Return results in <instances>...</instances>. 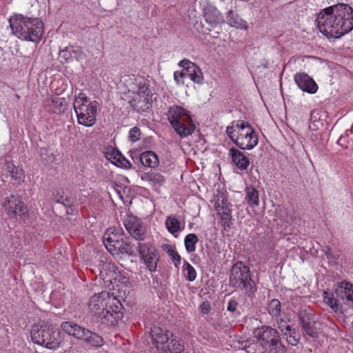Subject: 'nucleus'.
<instances>
[{"mask_svg":"<svg viewBox=\"0 0 353 353\" xmlns=\"http://www.w3.org/2000/svg\"><path fill=\"white\" fill-rule=\"evenodd\" d=\"M316 21L322 34L339 39L353 29V9L345 3L328 7L319 13Z\"/></svg>","mask_w":353,"mask_h":353,"instance_id":"obj_1","label":"nucleus"},{"mask_svg":"<svg viewBox=\"0 0 353 353\" xmlns=\"http://www.w3.org/2000/svg\"><path fill=\"white\" fill-rule=\"evenodd\" d=\"M12 34L22 41L39 43L43 33V21L37 18L15 14L8 19Z\"/></svg>","mask_w":353,"mask_h":353,"instance_id":"obj_2","label":"nucleus"},{"mask_svg":"<svg viewBox=\"0 0 353 353\" xmlns=\"http://www.w3.org/2000/svg\"><path fill=\"white\" fill-rule=\"evenodd\" d=\"M30 336L34 343L52 350H57L63 343L59 329L45 321H39L32 326Z\"/></svg>","mask_w":353,"mask_h":353,"instance_id":"obj_3","label":"nucleus"},{"mask_svg":"<svg viewBox=\"0 0 353 353\" xmlns=\"http://www.w3.org/2000/svg\"><path fill=\"white\" fill-rule=\"evenodd\" d=\"M226 133L232 142L241 150H250L259 142L257 133L249 123L242 121H234L226 128Z\"/></svg>","mask_w":353,"mask_h":353,"instance_id":"obj_4","label":"nucleus"},{"mask_svg":"<svg viewBox=\"0 0 353 353\" xmlns=\"http://www.w3.org/2000/svg\"><path fill=\"white\" fill-rule=\"evenodd\" d=\"M132 96L130 100L131 107L137 112H143L150 108L152 93L150 84L143 76L132 75L128 79Z\"/></svg>","mask_w":353,"mask_h":353,"instance_id":"obj_5","label":"nucleus"},{"mask_svg":"<svg viewBox=\"0 0 353 353\" xmlns=\"http://www.w3.org/2000/svg\"><path fill=\"white\" fill-rule=\"evenodd\" d=\"M168 119L172 127L181 138L191 135L195 130L190 112L181 106L170 107L168 112Z\"/></svg>","mask_w":353,"mask_h":353,"instance_id":"obj_6","label":"nucleus"},{"mask_svg":"<svg viewBox=\"0 0 353 353\" xmlns=\"http://www.w3.org/2000/svg\"><path fill=\"white\" fill-rule=\"evenodd\" d=\"M229 283L233 288L244 290L250 297H252L256 291V286L251 278L250 268L241 261H238L232 265Z\"/></svg>","mask_w":353,"mask_h":353,"instance_id":"obj_7","label":"nucleus"},{"mask_svg":"<svg viewBox=\"0 0 353 353\" xmlns=\"http://www.w3.org/2000/svg\"><path fill=\"white\" fill-rule=\"evenodd\" d=\"M78 123L86 127L92 126L96 122L98 103L91 101L84 94L79 93L73 102Z\"/></svg>","mask_w":353,"mask_h":353,"instance_id":"obj_8","label":"nucleus"},{"mask_svg":"<svg viewBox=\"0 0 353 353\" xmlns=\"http://www.w3.org/2000/svg\"><path fill=\"white\" fill-rule=\"evenodd\" d=\"M103 243L106 249L112 255L121 254L128 256H135L137 251V246L124 240L120 235H118V234L112 232V229L108 230L104 234Z\"/></svg>","mask_w":353,"mask_h":353,"instance_id":"obj_9","label":"nucleus"},{"mask_svg":"<svg viewBox=\"0 0 353 353\" xmlns=\"http://www.w3.org/2000/svg\"><path fill=\"white\" fill-rule=\"evenodd\" d=\"M254 336L265 350H270L275 353H284L285 346L281 342L279 332L268 326L258 327L254 332Z\"/></svg>","mask_w":353,"mask_h":353,"instance_id":"obj_10","label":"nucleus"},{"mask_svg":"<svg viewBox=\"0 0 353 353\" xmlns=\"http://www.w3.org/2000/svg\"><path fill=\"white\" fill-rule=\"evenodd\" d=\"M137 250L141 260L150 272L157 271L159 254L157 248L150 243H138Z\"/></svg>","mask_w":353,"mask_h":353,"instance_id":"obj_11","label":"nucleus"},{"mask_svg":"<svg viewBox=\"0 0 353 353\" xmlns=\"http://www.w3.org/2000/svg\"><path fill=\"white\" fill-rule=\"evenodd\" d=\"M99 276L107 285H114L121 281L122 275L117 270L116 265L109 261L107 258L102 257L99 264Z\"/></svg>","mask_w":353,"mask_h":353,"instance_id":"obj_12","label":"nucleus"},{"mask_svg":"<svg viewBox=\"0 0 353 353\" xmlns=\"http://www.w3.org/2000/svg\"><path fill=\"white\" fill-rule=\"evenodd\" d=\"M108 303H119V300L110 292L103 291L91 296L88 307L92 312L99 315L102 308L108 306Z\"/></svg>","mask_w":353,"mask_h":353,"instance_id":"obj_13","label":"nucleus"},{"mask_svg":"<svg viewBox=\"0 0 353 353\" xmlns=\"http://www.w3.org/2000/svg\"><path fill=\"white\" fill-rule=\"evenodd\" d=\"M201 6L205 21L211 28H215L225 23L223 15L210 0L203 1Z\"/></svg>","mask_w":353,"mask_h":353,"instance_id":"obj_14","label":"nucleus"},{"mask_svg":"<svg viewBox=\"0 0 353 353\" xmlns=\"http://www.w3.org/2000/svg\"><path fill=\"white\" fill-rule=\"evenodd\" d=\"M3 208L10 218H17L27 213L24 203L14 195H10L6 198L3 203Z\"/></svg>","mask_w":353,"mask_h":353,"instance_id":"obj_15","label":"nucleus"},{"mask_svg":"<svg viewBox=\"0 0 353 353\" xmlns=\"http://www.w3.org/2000/svg\"><path fill=\"white\" fill-rule=\"evenodd\" d=\"M123 225L134 239L138 241L144 239L145 228L140 219L133 215H128L124 219Z\"/></svg>","mask_w":353,"mask_h":353,"instance_id":"obj_16","label":"nucleus"},{"mask_svg":"<svg viewBox=\"0 0 353 353\" xmlns=\"http://www.w3.org/2000/svg\"><path fill=\"white\" fill-rule=\"evenodd\" d=\"M214 205L217 214L220 216L221 225L225 230L229 229L232 225V210L227 198L223 196L221 200L218 199Z\"/></svg>","mask_w":353,"mask_h":353,"instance_id":"obj_17","label":"nucleus"},{"mask_svg":"<svg viewBox=\"0 0 353 353\" xmlns=\"http://www.w3.org/2000/svg\"><path fill=\"white\" fill-rule=\"evenodd\" d=\"M121 304L119 303H108V306L102 308L101 312L99 314L102 323H107L108 325H114L117 323L121 314L120 312Z\"/></svg>","mask_w":353,"mask_h":353,"instance_id":"obj_18","label":"nucleus"},{"mask_svg":"<svg viewBox=\"0 0 353 353\" xmlns=\"http://www.w3.org/2000/svg\"><path fill=\"white\" fill-rule=\"evenodd\" d=\"M179 65L184 68L186 78L190 79L196 83L201 84L203 83V72L195 63L184 59L179 61Z\"/></svg>","mask_w":353,"mask_h":353,"instance_id":"obj_19","label":"nucleus"},{"mask_svg":"<svg viewBox=\"0 0 353 353\" xmlns=\"http://www.w3.org/2000/svg\"><path fill=\"white\" fill-rule=\"evenodd\" d=\"M150 336L156 347L162 351V347L166 346L173 334L168 330L154 326L150 330Z\"/></svg>","mask_w":353,"mask_h":353,"instance_id":"obj_20","label":"nucleus"},{"mask_svg":"<svg viewBox=\"0 0 353 353\" xmlns=\"http://www.w3.org/2000/svg\"><path fill=\"white\" fill-rule=\"evenodd\" d=\"M294 79L297 86L303 92L310 94H314L317 92V84L307 74L296 73Z\"/></svg>","mask_w":353,"mask_h":353,"instance_id":"obj_21","label":"nucleus"},{"mask_svg":"<svg viewBox=\"0 0 353 353\" xmlns=\"http://www.w3.org/2000/svg\"><path fill=\"white\" fill-rule=\"evenodd\" d=\"M54 200L66 208L67 214H72L75 210V199L71 194L65 192L63 190H58L54 193Z\"/></svg>","mask_w":353,"mask_h":353,"instance_id":"obj_22","label":"nucleus"},{"mask_svg":"<svg viewBox=\"0 0 353 353\" xmlns=\"http://www.w3.org/2000/svg\"><path fill=\"white\" fill-rule=\"evenodd\" d=\"M232 162L241 170H246L250 165V160L241 151L235 148L229 150Z\"/></svg>","mask_w":353,"mask_h":353,"instance_id":"obj_23","label":"nucleus"},{"mask_svg":"<svg viewBox=\"0 0 353 353\" xmlns=\"http://www.w3.org/2000/svg\"><path fill=\"white\" fill-rule=\"evenodd\" d=\"M61 330L70 336L77 339H81L85 332V327H81L77 323L71 321H64L61 325Z\"/></svg>","mask_w":353,"mask_h":353,"instance_id":"obj_24","label":"nucleus"},{"mask_svg":"<svg viewBox=\"0 0 353 353\" xmlns=\"http://www.w3.org/2000/svg\"><path fill=\"white\" fill-rule=\"evenodd\" d=\"M107 159L112 163L122 168H130L132 165L117 150L112 149L106 153Z\"/></svg>","mask_w":353,"mask_h":353,"instance_id":"obj_25","label":"nucleus"},{"mask_svg":"<svg viewBox=\"0 0 353 353\" xmlns=\"http://www.w3.org/2000/svg\"><path fill=\"white\" fill-rule=\"evenodd\" d=\"M141 179L148 182L154 188L160 187L163 185L165 182L164 176L162 174L152 171L145 172L141 174Z\"/></svg>","mask_w":353,"mask_h":353,"instance_id":"obj_26","label":"nucleus"},{"mask_svg":"<svg viewBox=\"0 0 353 353\" xmlns=\"http://www.w3.org/2000/svg\"><path fill=\"white\" fill-rule=\"evenodd\" d=\"M226 19L227 23L231 27L241 30H247L248 28L247 22L242 19L236 12L232 10L228 12Z\"/></svg>","mask_w":353,"mask_h":353,"instance_id":"obj_27","label":"nucleus"},{"mask_svg":"<svg viewBox=\"0 0 353 353\" xmlns=\"http://www.w3.org/2000/svg\"><path fill=\"white\" fill-rule=\"evenodd\" d=\"M81 340L84 341L88 345L99 347L103 345L104 341L103 338L88 329L85 330V332L83 333V336L81 338Z\"/></svg>","mask_w":353,"mask_h":353,"instance_id":"obj_28","label":"nucleus"},{"mask_svg":"<svg viewBox=\"0 0 353 353\" xmlns=\"http://www.w3.org/2000/svg\"><path fill=\"white\" fill-rule=\"evenodd\" d=\"M139 160L143 166L148 168H156L159 163L157 154L152 151L141 153Z\"/></svg>","mask_w":353,"mask_h":353,"instance_id":"obj_29","label":"nucleus"},{"mask_svg":"<svg viewBox=\"0 0 353 353\" xmlns=\"http://www.w3.org/2000/svg\"><path fill=\"white\" fill-rule=\"evenodd\" d=\"M6 170L9 174L10 176L17 181L18 183H20L23 181L24 179V172L22 169L16 167L12 162L8 161L6 163Z\"/></svg>","mask_w":353,"mask_h":353,"instance_id":"obj_30","label":"nucleus"},{"mask_svg":"<svg viewBox=\"0 0 353 353\" xmlns=\"http://www.w3.org/2000/svg\"><path fill=\"white\" fill-rule=\"evenodd\" d=\"M48 110L54 114H61L65 109V98L55 97L49 101Z\"/></svg>","mask_w":353,"mask_h":353,"instance_id":"obj_31","label":"nucleus"},{"mask_svg":"<svg viewBox=\"0 0 353 353\" xmlns=\"http://www.w3.org/2000/svg\"><path fill=\"white\" fill-rule=\"evenodd\" d=\"M298 317L301 326L316 319L314 312L310 307L300 309L298 312Z\"/></svg>","mask_w":353,"mask_h":353,"instance_id":"obj_32","label":"nucleus"},{"mask_svg":"<svg viewBox=\"0 0 353 353\" xmlns=\"http://www.w3.org/2000/svg\"><path fill=\"white\" fill-rule=\"evenodd\" d=\"M301 327L309 336L313 339L319 338L321 333V328L318 327V323L316 319L306 325H303Z\"/></svg>","mask_w":353,"mask_h":353,"instance_id":"obj_33","label":"nucleus"},{"mask_svg":"<svg viewBox=\"0 0 353 353\" xmlns=\"http://www.w3.org/2000/svg\"><path fill=\"white\" fill-rule=\"evenodd\" d=\"M267 310L272 319H278V317L281 316V305L280 301L276 299H272L267 306Z\"/></svg>","mask_w":353,"mask_h":353,"instance_id":"obj_34","label":"nucleus"},{"mask_svg":"<svg viewBox=\"0 0 353 353\" xmlns=\"http://www.w3.org/2000/svg\"><path fill=\"white\" fill-rule=\"evenodd\" d=\"M183 351V347L180 343L171 336L169 343L166 346L162 347L163 353H181Z\"/></svg>","mask_w":353,"mask_h":353,"instance_id":"obj_35","label":"nucleus"},{"mask_svg":"<svg viewBox=\"0 0 353 353\" xmlns=\"http://www.w3.org/2000/svg\"><path fill=\"white\" fill-rule=\"evenodd\" d=\"M246 196L245 201L248 202L250 206L255 207L259 204V192L252 186L248 187L245 189Z\"/></svg>","mask_w":353,"mask_h":353,"instance_id":"obj_36","label":"nucleus"},{"mask_svg":"<svg viewBox=\"0 0 353 353\" xmlns=\"http://www.w3.org/2000/svg\"><path fill=\"white\" fill-rule=\"evenodd\" d=\"M165 226L168 232L175 236L181 230L180 221L173 216H169L165 220Z\"/></svg>","mask_w":353,"mask_h":353,"instance_id":"obj_37","label":"nucleus"},{"mask_svg":"<svg viewBox=\"0 0 353 353\" xmlns=\"http://www.w3.org/2000/svg\"><path fill=\"white\" fill-rule=\"evenodd\" d=\"M199 241L198 236L193 233L186 235L184 239L186 251L189 253L193 252L196 250V244Z\"/></svg>","mask_w":353,"mask_h":353,"instance_id":"obj_38","label":"nucleus"},{"mask_svg":"<svg viewBox=\"0 0 353 353\" xmlns=\"http://www.w3.org/2000/svg\"><path fill=\"white\" fill-rule=\"evenodd\" d=\"M162 249L168 254L170 257L172 258L174 265L177 267L181 263V256L173 248V246L169 244H163L162 245Z\"/></svg>","mask_w":353,"mask_h":353,"instance_id":"obj_39","label":"nucleus"},{"mask_svg":"<svg viewBox=\"0 0 353 353\" xmlns=\"http://www.w3.org/2000/svg\"><path fill=\"white\" fill-rule=\"evenodd\" d=\"M324 300L325 302L330 305V307L332 308V310L334 312H337L339 310V299L336 298V296L333 294H330L327 292H324Z\"/></svg>","mask_w":353,"mask_h":353,"instance_id":"obj_40","label":"nucleus"},{"mask_svg":"<svg viewBox=\"0 0 353 353\" xmlns=\"http://www.w3.org/2000/svg\"><path fill=\"white\" fill-rule=\"evenodd\" d=\"M183 271L186 272L185 276L187 280L194 281L196 279V272L194 268L187 261L184 262Z\"/></svg>","mask_w":353,"mask_h":353,"instance_id":"obj_41","label":"nucleus"},{"mask_svg":"<svg viewBox=\"0 0 353 353\" xmlns=\"http://www.w3.org/2000/svg\"><path fill=\"white\" fill-rule=\"evenodd\" d=\"M276 321L277 326L279 329L283 333V334H288L292 333V327L288 323L285 319H283L281 316L278 317V319H274Z\"/></svg>","mask_w":353,"mask_h":353,"instance_id":"obj_42","label":"nucleus"},{"mask_svg":"<svg viewBox=\"0 0 353 353\" xmlns=\"http://www.w3.org/2000/svg\"><path fill=\"white\" fill-rule=\"evenodd\" d=\"M59 57L61 59L65 60V62H70L73 61L72 54V47H66L59 52Z\"/></svg>","mask_w":353,"mask_h":353,"instance_id":"obj_43","label":"nucleus"},{"mask_svg":"<svg viewBox=\"0 0 353 353\" xmlns=\"http://www.w3.org/2000/svg\"><path fill=\"white\" fill-rule=\"evenodd\" d=\"M141 132L140 129L137 127H134L130 130L129 139L132 142H136L140 139Z\"/></svg>","mask_w":353,"mask_h":353,"instance_id":"obj_44","label":"nucleus"},{"mask_svg":"<svg viewBox=\"0 0 353 353\" xmlns=\"http://www.w3.org/2000/svg\"><path fill=\"white\" fill-rule=\"evenodd\" d=\"M239 303L235 298L232 297L230 299L227 305V310L230 312H235L237 310Z\"/></svg>","mask_w":353,"mask_h":353,"instance_id":"obj_45","label":"nucleus"},{"mask_svg":"<svg viewBox=\"0 0 353 353\" xmlns=\"http://www.w3.org/2000/svg\"><path fill=\"white\" fill-rule=\"evenodd\" d=\"M295 330H292L291 334H285L288 343L291 345H296L299 343V339L295 336Z\"/></svg>","mask_w":353,"mask_h":353,"instance_id":"obj_46","label":"nucleus"},{"mask_svg":"<svg viewBox=\"0 0 353 353\" xmlns=\"http://www.w3.org/2000/svg\"><path fill=\"white\" fill-rule=\"evenodd\" d=\"M72 54L73 60L77 59L79 61L83 59L85 57L81 49L79 48H74V47H72Z\"/></svg>","mask_w":353,"mask_h":353,"instance_id":"obj_47","label":"nucleus"},{"mask_svg":"<svg viewBox=\"0 0 353 353\" xmlns=\"http://www.w3.org/2000/svg\"><path fill=\"white\" fill-rule=\"evenodd\" d=\"M186 78V76L185 75L184 68H183V70L181 72L176 71L174 73V79L176 81V84L183 83V82L181 81V79Z\"/></svg>","mask_w":353,"mask_h":353,"instance_id":"obj_48","label":"nucleus"},{"mask_svg":"<svg viewBox=\"0 0 353 353\" xmlns=\"http://www.w3.org/2000/svg\"><path fill=\"white\" fill-rule=\"evenodd\" d=\"M211 309L210 304L206 301L203 302L201 305V312L203 314H208Z\"/></svg>","mask_w":353,"mask_h":353,"instance_id":"obj_49","label":"nucleus"},{"mask_svg":"<svg viewBox=\"0 0 353 353\" xmlns=\"http://www.w3.org/2000/svg\"><path fill=\"white\" fill-rule=\"evenodd\" d=\"M349 131L351 134H353V124L352 125L351 129H350Z\"/></svg>","mask_w":353,"mask_h":353,"instance_id":"obj_50","label":"nucleus"}]
</instances>
